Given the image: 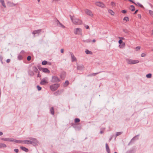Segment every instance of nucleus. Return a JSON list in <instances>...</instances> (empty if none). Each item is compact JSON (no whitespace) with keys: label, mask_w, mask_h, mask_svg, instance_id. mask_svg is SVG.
<instances>
[{"label":"nucleus","mask_w":153,"mask_h":153,"mask_svg":"<svg viewBox=\"0 0 153 153\" xmlns=\"http://www.w3.org/2000/svg\"><path fill=\"white\" fill-rule=\"evenodd\" d=\"M146 56V54L145 53H142L141 55L142 57H144Z\"/></svg>","instance_id":"38"},{"label":"nucleus","mask_w":153,"mask_h":153,"mask_svg":"<svg viewBox=\"0 0 153 153\" xmlns=\"http://www.w3.org/2000/svg\"><path fill=\"white\" fill-rule=\"evenodd\" d=\"M48 80L45 79H42L40 82V84L42 85H44L48 83Z\"/></svg>","instance_id":"11"},{"label":"nucleus","mask_w":153,"mask_h":153,"mask_svg":"<svg viewBox=\"0 0 153 153\" xmlns=\"http://www.w3.org/2000/svg\"><path fill=\"white\" fill-rule=\"evenodd\" d=\"M152 34H153V30L152 31Z\"/></svg>","instance_id":"52"},{"label":"nucleus","mask_w":153,"mask_h":153,"mask_svg":"<svg viewBox=\"0 0 153 153\" xmlns=\"http://www.w3.org/2000/svg\"><path fill=\"white\" fill-rule=\"evenodd\" d=\"M86 53L87 54H92L93 53L92 52H91V51H89L88 50H86L85 51Z\"/></svg>","instance_id":"19"},{"label":"nucleus","mask_w":153,"mask_h":153,"mask_svg":"<svg viewBox=\"0 0 153 153\" xmlns=\"http://www.w3.org/2000/svg\"><path fill=\"white\" fill-rule=\"evenodd\" d=\"M122 134L121 132H117L116 134V136H117L120 135Z\"/></svg>","instance_id":"28"},{"label":"nucleus","mask_w":153,"mask_h":153,"mask_svg":"<svg viewBox=\"0 0 153 153\" xmlns=\"http://www.w3.org/2000/svg\"><path fill=\"white\" fill-rule=\"evenodd\" d=\"M152 74H149L146 75V76L148 78H150L151 77Z\"/></svg>","instance_id":"27"},{"label":"nucleus","mask_w":153,"mask_h":153,"mask_svg":"<svg viewBox=\"0 0 153 153\" xmlns=\"http://www.w3.org/2000/svg\"><path fill=\"white\" fill-rule=\"evenodd\" d=\"M42 71L46 73H49L50 72V71L48 68H43Z\"/></svg>","instance_id":"12"},{"label":"nucleus","mask_w":153,"mask_h":153,"mask_svg":"<svg viewBox=\"0 0 153 153\" xmlns=\"http://www.w3.org/2000/svg\"><path fill=\"white\" fill-rule=\"evenodd\" d=\"M138 10H136L135 11V12L134 13V14H136V13L138 12Z\"/></svg>","instance_id":"45"},{"label":"nucleus","mask_w":153,"mask_h":153,"mask_svg":"<svg viewBox=\"0 0 153 153\" xmlns=\"http://www.w3.org/2000/svg\"><path fill=\"white\" fill-rule=\"evenodd\" d=\"M59 84H55L51 85L50 86V88L52 91H54L56 90L59 87Z\"/></svg>","instance_id":"3"},{"label":"nucleus","mask_w":153,"mask_h":153,"mask_svg":"<svg viewBox=\"0 0 153 153\" xmlns=\"http://www.w3.org/2000/svg\"><path fill=\"white\" fill-rule=\"evenodd\" d=\"M28 61H30L31 59V57L30 56H28L27 58Z\"/></svg>","instance_id":"30"},{"label":"nucleus","mask_w":153,"mask_h":153,"mask_svg":"<svg viewBox=\"0 0 153 153\" xmlns=\"http://www.w3.org/2000/svg\"><path fill=\"white\" fill-rule=\"evenodd\" d=\"M85 27L87 29H88L89 28V26L88 25H86L85 26Z\"/></svg>","instance_id":"47"},{"label":"nucleus","mask_w":153,"mask_h":153,"mask_svg":"<svg viewBox=\"0 0 153 153\" xmlns=\"http://www.w3.org/2000/svg\"><path fill=\"white\" fill-rule=\"evenodd\" d=\"M68 83L69 82L68 81H66L65 83H64V86H67L68 84Z\"/></svg>","instance_id":"25"},{"label":"nucleus","mask_w":153,"mask_h":153,"mask_svg":"<svg viewBox=\"0 0 153 153\" xmlns=\"http://www.w3.org/2000/svg\"><path fill=\"white\" fill-rule=\"evenodd\" d=\"M50 111L51 114L53 115L54 113V109L53 107H51L50 108Z\"/></svg>","instance_id":"18"},{"label":"nucleus","mask_w":153,"mask_h":153,"mask_svg":"<svg viewBox=\"0 0 153 153\" xmlns=\"http://www.w3.org/2000/svg\"><path fill=\"white\" fill-rule=\"evenodd\" d=\"M3 133L1 132H0V135H1L3 134Z\"/></svg>","instance_id":"49"},{"label":"nucleus","mask_w":153,"mask_h":153,"mask_svg":"<svg viewBox=\"0 0 153 153\" xmlns=\"http://www.w3.org/2000/svg\"><path fill=\"white\" fill-rule=\"evenodd\" d=\"M123 20L126 22L128 21H129V19L128 17H126L124 18Z\"/></svg>","instance_id":"24"},{"label":"nucleus","mask_w":153,"mask_h":153,"mask_svg":"<svg viewBox=\"0 0 153 153\" xmlns=\"http://www.w3.org/2000/svg\"><path fill=\"white\" fill-rule=\"evenodd\" d=\"M30 139L34 141H35L36 140V139L33 138H30Z\"/></svg>","instance_id":"43"},{"label":"nucleus","mask_w":153,"mask_h":153,"mask_svg":"<svg viewBox=\"0 0 153 153\" xmlns=\"http://www.w3.org/2000/svg\"><path fill=\"white\" fill-rule=\"evenodd\" d=\"M108 12L112 15L114 16V15L115 13L112 10H109Z\"/></svg>","instance_id":"22"},{"label":"nucleus","mask_w":153,"mask_h":153,"mask_svg":"<svg viewBox=\"0 0 153 153\" xmlns=\"http://www.w3.org/2000/svg\"><path fill=\"white\" fill-rule=\"evenodd\" d=\"M22 142L21 143H22L24 144H32V141L29 140H25L24 141L21 140Z\"/></svg>","instance_id":"10"},{"label":"nucleus","mask_w":153,"mask_h":153,"mask_svg":"<svg viewBox=\"0 0 153 153\" xmlns=\"http://www.w3.org/2000/svg\"><path fill=\"white\" fill-rule=\"evenodd\" d=\"M119 38L120 39V40H124V38H123V37H119Z\"/></svg>","instance_id":"37"},{"label":"nucleus","mask_w":153,"mask_h":153,"mask_svg":"<svg viewBox=\"0 0 153 153\" xmlns=\"http://www.w3.org/2000/svg\"><path fill=\"white\" fill-rule=\"evenodd\" d=\"M74 17H71V18L73 23L75 25H80L82 24V21L78 19L75 18H73Z\"/></svg>","instance_id":"1"},{"label":"nucleus","mask_w":153,"mask_h":153,"mask_svg":"<svg viewBox=\"0 0 153 153\" xmlns=\"http://www.w3.org/2000/svg\"><path fill=\"white\" fill-rule=\"evenodd\" d=\"M65 72L62 73L60 75V78L61 79H63L65 78Z\"/></svg>","instance_id":"13"},{"label":"nucleus","mask_w":153,"mask_h":153,"mask_svg":"<svg viewBox=\"0 0 153 153\" xmlns=\"http://www.w3.org/2000/svg\"><path fill=\"white\" fill-rule=\"evenodd\" d=\"M104 130H105V129H102V130H101L100 132V133L101 134H102L104 132Z\"/></svg>","instance_id":"33"},{"label":"nucleus","mask_w":153,"mask_h":153,"mask_svg":"<svg viewBox=\"0 0 153 153\" xmlns=\"http://www.w3.org/2000/svg\"><path fill=\"white\" fill-rule=\"evenodd\" d=\"M80 121V120L79 118H76L74 120V121L75 123H79Z\"/></svg>","instance_id":"23"},{"label":"nucleus","mask_w":153,"mask_h":153,"mask_svg":"<svg viewBox=\"0 0 153 153\" xmlns=\"http://www.w3.org/2000/svg\"><path fill=\"white\" fill-rule=\"evenodd\" d=\"M84 12L86 15L92 17H93V14L92 12L90 10L88 9H85L84 10Z\"/></svg>","instance_id":"6"},{"label":"nucleus","mask_w":153,"mask_h":153,"mask_svg":"<svg viewBox=\"0 0 153 153\" xmlns=\"http://www.w3.org/2000/svg\"><path fill=\"white\" fill-rule=\"evenodd\" d=\"M119 43L120 44H122L123 43V41L122 40H120L119 41Z\"/></svg>","instance_id":"36"},{"label":"nucleus","mask_w":153,"mask_h":153,"mask_svg":"<svg viewBox=\"0 0 153 153\" xmlns=\"http://www.w3.org/2000/svg\"><path fill=\"white\" fill-rule=\"evenodd\" d=\"M82 32V30L80 28H78L76 29L74 33L76 34H81Z\"/></svg>","instance_id":"9"},{"label":"nucleus","mask_w":153,"mask_h":153,"mask_svg":"<svg viewBox=\"0 0 153 153\" xmlns=\"http://www.w3.org/2000/svg\"><path fill=\"white\" fill-rule=\"evenodd\" d=\"M1 4L3 7H6V5H5L4 2H3V3H1Z\"/></svg>","instance_id":"35"},{"label":"nucleus","mask_w":153,"mask_h":153,"mask_svg":"<svg viewBox=\"0 0 153 153\" xmlns=\"http://www.w3.org/2000/svg\"><path fill=\"white\" fill-rule=\"evenodd\" d=\"M6 147V146L5 144H4V143H0V148H1V147L4 148V147Z\"/></svg>","instance_id":"21"},{"label":"nucleus","mask_w":153,"mask_h":153,"mask_svg":"<svg viewBox=\"0 0 153 153\" xmlns=\"http://www.w3.org/2000/svg\"><path fill=\"white\" fill-rule=\"evenodd\" d=\"M10 59H7L6 62L7 63H9L10 62Z\"/></svg>","instance_id":"41"},{"label":"nucleus","mask_w":153,"mask_h":153,"mask_svg":"<svg viewBox=\"0 0 153 153\" xmlns=\"http://www.w3.org/2000/svg\"><path fill=\"white\" fill-rule=\"evenodd\" d=\"M37 88L39 91H40L41 89V88L39 85L37 86Z\"/></svg>","instance_id":"32"},{"label":"nucleus","mask_w":153,"mask_h":153,"mask_svg":"<svg viewBox=\"0 0 153 153\" xmlns=\"http://www.w3.org/2000/svg\"><path fill=\"white\" fill-rule=\"evenodd\" d=\"M0 1L1 3L4 2V0H0Z\"/></svg>","instance_id":"46"},{"label":"nucleus","mask_w":153,"mask_h":153,"mask_svg":"<svg viewBox=\"0 0 153 153\" xmlns=\"http://www.w3.org/2000/svg\"><path fill=\"white\" fill-rule=\"evenodd\" d=\"M113 3H114V2H111V4H113Z\"/></svg>","instance_id":"54"},{"label":"nucleus","mask_w":153,"mask_h":153,"mask_svg":"<svg viewBox=\"0 0 153 153\" xmlns=\"http://www.w3.org/2000/svg\"><path fill=\"white\" fill-rule=\"evenodd\" d=\"M71 56L72 59V61H75L76 60V58L73 54H71Z\"/></svg>","instance_id":"20"},{"label":"nucleus","mask_w":153,"mask_h":153,"mask_svg":"<svg viewBox=\"0 0 153 153\" xmlns=\"http://www.w3.org/2000/svg\"><path fill=\"white\" fill-rule=\"evenodd\" d=\"M26 55V53L24 51H22L21 52L18 58L19 60H21L23 59V57H25Z\"/></svg>","instance_id":"5"},{"label":"nucleus","mask_w":153,"mask_h":153,"mask_svg":"<svg viewBox=\"0 0 153 153\" xmlns=\"http://www.w3.org/2000/svg\"><path fill=\"white\" fill-rule=\"evenodd\" d=\"M96 74H97H97H94V75H96Z\"/></svg>","instance_id":"53"},{"label":"nucleus","mask_w":153,"mask_h":153,"mask_svg":"<svg viewBox=\"0 0 153 153\" xmlns=\"http://www.w3.org/2000/svg\"><path fill=\"white\" fill-rule=\"evenodd\" d=\"M60 79L57 77L56 76H53L52 77V81L53 82H60Z\"/></svg>","instance_id":"7"},{"label":"nucleus","mask_w":153,"mask_h":153,"mask_svg":"<svg viewBox=\"0 0 153 153\" xmlns=\"http://www.w3.org/2000/svg\"><path fill=\"white\" fill-rule=\"evenodd\" d=\"M139 5L141 7H143V5L141 4H139Z\"/></svg>","instance_id":"48"},{"label":"nucleus","mask_w":153,"mask_h":153,"mask_svg":"<svg viewBox=\"0 0 153 153\" xmlns=\"http://www.w3.org/2000/svg\"><path fill=\"white\" fill-rule=\"evenodd\" d=\"M127 63L129 64H134L137 63L139 62V61L138 60H134L131 59H126Z\"/></svg>","instance_id":"4"},{"label":"nucleus","mask_w":153,"mask_h":153,"mask_svg":"<svg viewBox=\"0 0 153 153\" xmlns=\"http://www.w3.org/2000/svg\"><path fill=\"white\" fill-rule=\"evenodd\" d=\"M14 151L18 153L19 152V150L18 149H14Z\"/></svg>","instance_id":"40"},{"label":"nucleus","mask_w":153,"mask_h":153,"mask_svg":"<svg viewBox=\"0 0 153 153\" xmlns=\"http://www.w3.org/2000/svg\"><path fill=\"white\" fill-rule=\"evenodd\" d=\"M129 9L132 11H134L135 10L134 7L133 5H131L129 7Z\"/></svg>","instance_id":"17"},{"label":"nucleus","mask_w":153,"mask_h":153,"mask_svg":"<svg viewBox=\"0 0 153 153\" xmlns=\"http://www.w3.org/2000/svg\"><path fill=\"white\" fill-rule=\"evenodd\" d=\"M138 17H139L140 18H141V15H139V14H138Z\"/></svg>","instance_id":"50"},{"label":"nucleus","mask_w":153,"mask_h":153,"mask_svg":"<svg viewBox=\"0 0 153 153\" xmlns=\"http://www.w3.org/2000/svg\"><path fill=\"white\" fill-rule=\"evenodd\" d=\"M61 52L62 53H63L64 52V50L63 49H62L61 50Z\"/></svg>","instance_id":"44"},{"label":"nucleus","mask_w":153,"mask_h":153,"mask_svg":"<svg viewBox=\"0 0 153 153\" xmlns=\"http://www.w3.org/2000/svg\"><path fill=\"white\" fill-rule=\"evenodd\" d=\"M149 13L151 15H153V11L151 10H149Z\"/></svg>","instance_id":"31"},{"label":"nucleus","mask_w":153,"mask_h":153,"mask_svg":"<svg viewBox=\"0 0 153 153\" xmlns=\"http://www.w3.org/2000/svg\"><path fill=\"white\" fill-rule=\"evenodd\" d=\"M96 41V40H95V39H94L92 40V42H95Z\"/></svg>","instance_id":"51"},{"label":"nucleus","mask_w":153,"mask_h":153,"mask_svg":"<svg viewBox=\"0 0 153 153\" xmlns=\"http://www.w3.org/2000/svg\"><path fill=\"white\" fill-rule=\"evenodd\" d=\"M122 12L123 13H126V11L125 10H123L122 11Z\"/></svg>","instance_id":"39"},{"label":"nucleus","mask_w":153,"mask_h":153,"mask_svg":"<svg viewBox=\"0 0 153 153\" xmlns=\"http://www.w3.org/2000/svg\"><path fill=\"white\" fill-rule=\"evenodd\" d=\"M20 149L22 150L25 152H28V150L25 147H23V146H21L20 147Z\"/></svg>","instance_id":"14"},{"label":"nucleus","mask_w":153,"mask_h":153,"mask_svg":"<svg viewBox=\"0 0 153 153\" xmlns=\"http://www.w3.org/2000/svg\"><path fill=\"white\" fill-rule=\"evenodd\" d=\"M106 150L108 153H110V151L109 149H107Z\"/></svg>","instance_id":"42"},{"label":"nucleus","mask_w":153,"mask_h":153,"mask_svg":"<svg viewBox=\"0 0 153 153\" xmlns=\"http://www.w3.org/2000/svg\"><path fill=\"white\" fill-rule=\"evenodd\" d=\"M114 153H117V152H114Z\"/></svg>","instance_id":"55"},{"label":"nucleus","mask_w":153,"mask_h":153,"mask_svg":"<svg viewBox=\"0 0 153 153\" xmlns=\"http://www.w3.org/2000/svg\"><path fill=\"white\" fill-rule=\"evenodd\" d=\"M47 63V62L46 61H43L42 62V65H45Z\"/></svg>","instance_id":"26"},{"label":"nucleus","mask_w":153,"mask_h":153,"mask_svg":"<svg viewBox=\"0 0 153 153\" xmlns=\"http://www.w3.org/2000/svg\"><path fill=\"white\" fill-rule=\"evenodd\" d=\"M106 150L109 149V147L108 145L107 144H106Z\"/></svg>","instance_id":"34"},{"label":"nucleus","mask_w":153,"mask_h":153,"mask_svg":"<svg viewBox=\"0 0 153 153\" xmlns=\"http://www.w3.org/2000/svg\"><path fill=\"white\" fill-rule=\"evenodd\" d=\"M41 31V30H35L33 31V34H36V33H39Z\"/></svg>","instance_id":"15"},{"label":"nucleus","mask_w":153,"mask_h":153,"mask_svg":"<svg viewBox=\"0 0 153 153\" xmlns=\"http://www.w3.org/2000/svg\"><path fill=\"white\" fill-rule=\"evenodd\" d=\"M125 46V43H123L122 44L119 45V47L120 48H122L124 47Z\"/></svg>","instance_id":"16"},{"label":"nucleus","mask_w":153,"mask_h":153,"mask_svg":"<svg viewBox=\"0 0 153 153\" xmlns=\"http://www.w3.org/2000/svg\"><path fill=\"white\" fill-rule=\"evenodd\" d=\"M96 5L98 6L104 8L105 7V5L104 4L100 2H96L95 3Z\"/></svg>","instance_id":"8"},{"label":"nucleus","mask_w":153,"mask_h":153,"mask_svg":"<svg viewBox=\"0 0 153 153\" xmlns=\"http://www.w3.org/2000/svg\"><path fill=\"white\" fill-rule=\"evenodd\" d=\"M140 47H137L135 48V49L136 51H138L140 50Z\"/></svg>","instance_id":"29"},{"label":"nucleus","mask_w":153,"mask_h":153,"mask_svg":"<svg viewBox=\"0 0 153 153\" xmlns=\"http://www.w3.org/2000/svg\"><path fill=\"white\" fill-rule=\"evenodd\" d=\"M1 140L5 141L13 142L16 143H21L22 142L20 140H16L10 138H2Z\"/></svg>","instance_id":"2"},{"label":"nucleus","mask_w":153,"mask_h":153,"mask_svg":"<svg viewBox=\"0 0 153 153\" xmlns=\"http://www.w3.org/2000/svg\"><path fill=\"white\" fill-rule=\"evenodd\" d=\"M38 0V1H39H39H40V0Z\"/></svg>","instance_id":"56"}]
</instances>
